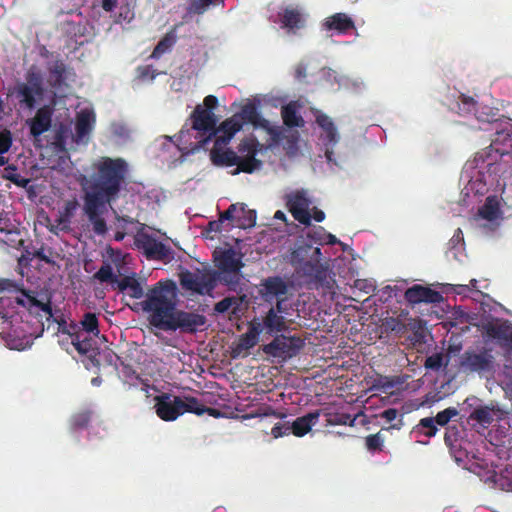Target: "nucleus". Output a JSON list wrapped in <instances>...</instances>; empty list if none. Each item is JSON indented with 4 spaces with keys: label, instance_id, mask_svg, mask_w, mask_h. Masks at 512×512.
Instances as JSON below:
<instances>
[{
    "label": "nucleus",
    "instance_id": "1",
    "mask_svg": "<svg viewBox=\"0 0 512 512\" xmlns=\"http://www.w3.org/2000/svg\"><path fill=\"white\" fill-rule=\"evenodd\" d=\"M116 288L134 299L145 297L141 302L142 310L147 313L149 324L161 331L195 334L207 322L203 314L178 308L179 290L171 279L159 280L145 292L141 281L133 274L121 278Z\"/></svg>",
    "mask_w": 512,
    "mask_h": 512
},
{
    "label": "nucleus",
    "instance_id": "2",
    "mask_svg": "<svg viewBox=\"0 0 512 512\" xmlns=\"http://www.w3.org/2000/svg\"><path fill=\"white\" fill-rule=\"evenodd\" d=\"M92 167L90 191L83 197V212L92 224L94 233L102 236L108 231L102 215L106 205L116 202L126 186L129 167L123 158L110 157H101Z\"/></svg>",
    "mask_w": 512,
    "mask_h": 512
},
{
    "label": "nucleus",
    "instance_id": "3",
    "mask_svg": "<svg viewBox=\"0 0 512 512\" xmlns=\"http://www.w3.org/2000/svg\"><path fill=\"white\" fill-rule=\"evenodd\" d=\"M5 291L12 295L0 297V318L9 324L10 335L18 336L19 331H25L17 325L28 322L27 318L32 314H38L39 310L48 317L53 315L50 302L42 303L30 292L19 289L11 280H0V292Z\"/></svg>",
    "mask_w": 512,
    "mask_h": 512
},
{
    "label": "nucleus",
    "instance_id": "4",
    "mask_svg": "<svg viewBox=\"0 0 512 512\" xmlns=\"http://www.w3.org/2000/svg\"><path fill=\"white\" fill-rule=\"evenodd\" d=\"M509 158L512 159V123L497 124L491 144L475 155V161L490 175L501 176L507 172Z\"/></svg>",
    "mask_w": 512,
    "mask_h": 512
},
{
    "label": "nucleus",
    "instance_id": "5",
    "mask_svg": "<svg viewBox=\"0 0 512 512\" xmlns=\"http://www.w3.org/2000/svg\"><path fill=\"white\" fill-rule=\"evenodd\" d=\"M260 143L255 138H244L237 146L238 153L232 149H222L215 145L211 151V160L216 166L237 168L232 172L237 175L241 172L251 174L256 170L261 169L263 163L257 159L256 156L260 151Z\"/></svg>",
    "mask_w": 512,
    "mask_h": 512
},
{
    "label": "nucleus",
    "instance_id": "6",
    "mask_svg": "<svg viewBox=\"0 0 512 512\" xmlns=\"http://www.w3.org/2000/svg\"><path fill=\"white\" fill-rule=\"evenodd\" d=\"M321 249L306 240L299 242L291 253L290 262L295 272L307 283H321L326 278V268L321 264Z\"/></svg>",
    "mask_w": 512,
    "mask_h": 512
},
{
    "label": "nucleus",
    "instance_id": "7",
    "mask_svg": "<svg viewBox=\"0 0 512 512\" xmlns=\"http://www.w3.org/2000/svg\"><path fill=\"white\" fill-rule=\"evenodd\" d=\"M25 79L26 82H20L14 87L12 95L18 100L21 108L32 110L44 95L43 79L40 72L34 68L28 70Z\"/></svg>",
    "mask_w": 512,
    "mask_h": 512
},
{
    "label": "nucleus",
    "instance_id": "8",
    "mask_svg": "<svg viewBox=\"0 0 512 512\" xmlns=\"http://www.w3.org/2000/svg\"><path fill=\"white\" fill-rule=\"evenodd\" d=\"M217 105L218 99L216 96H206L203 100V105H197L190 116L192 128L203 135L208 134L209 137L216 135L217 118L213 110Z\"/></svg>",
    "mask_w": 512,
    "mask_h": 512
},
{
    "label": "nucleus",
    "instance_id": "9",
    "mask_svg": "<svg viewBox=\"0 0 512 512\" xmlns=\"http://www.w3.org/2000/svg\"><path fill=\"white\" fill-rule=\"evenodd\" d=\"M495 357L492 349L482 348L479 351L467 350L459 362L460 369L465 373H477L479 375L491 373L494 371Z\"/></svg>",
    "mask_w": 512,
    "mask_h": 512
},
{
    "label": "nucleus",
    "instance_id": "10",
    "mask_svg": "<svg viewBox=\"0 0 512 512\" xmlns=\"http://www.w3.org/2000/svg\"><path fill=\"white\" fill-rule=\"evenodd\" d=\"M214 261L217 268L223 273V276L220 278L222 283L227 285L238 284V273L244 266L241 255L233 248H227L221 251H215Z\"/></svg>",
    "mask_w": 512,
    "mask_h": 512
},
{
    "label": "nucleus",
    "instance_id": "11",
    "mask_svg": "<svg viewBox=\"0 0 512 512\" xmlns=\"http://www.w3.org/2000/svg\"><path fill=\"white\" fill-rule=\"evenodd\" d=\"M179 282L185 291L198 295H209L217 285V278L214 272L185 270L179 274Z\"/></svg>",
    "mask_w": 512,
    "mask_h": 512
},
{
    "label": "nucleus",
    "instance_id": "12",
    "mask_svg": "<svg viewBox=\"0 0 512 512\" xmlns=\"http://www.w3.org/2000/svg\"><path fill=\"white\" fill-rule=\"evenodd\" d=\"M134 244L136 248L145 255L148 260L170 261L173 258V250L170 246L158 241L147 233H138Z\"/></svg>",
    "mask_w": 512,
    "mask_h": 512
},
{
    "label": "nucleus",
    "instance_id": "13",
    "mask_svg": "<svg viewBox=\"0 0 512 512\" xmlns=\"http://www.w3.org/2000/svg\"><path fill=\"white\" fill-rule=\"evenodd\" d=\"M311 200L307 191L304 189L295 190L286 195V206L293 218L299 223L309 226L311 224V215L309 207Z\"/></svg>",
    "mask_w": 512,
    "mask_h": 512
},
{
    "label": "nucleus",
    "instance_id": "14",
    "mask_svg": "<svg viewBox=\"0 0 512 512\" xmlns=\"http://www.w3.org/2000/svg\"><path fill=\"white\" fill-rule=\"evenodd\" d=\"M302 346L297 337L276 336L270 343L263 346V352L272 357L287 359L295 356Z\"/></svg>",
    "mask_w": 512,
    "mask_h": 512
},
{
    "label": "nucleus",
    "instance_id": "15",
    "mask_svg": "<svg viewBox=\"0 0 512 512\" xmlns=\"http://www.w3.org/2000/svg\"><path fill=\"white\" fill-rule=\"evenodd\" d=\"M154 407L157 416L167 422L174 421L182 415V411H180V396L163 393L155 397Z\"/></svg>",
    "mask_w": 512,
    "mask_h": 512
},
{
    "label": "nucleus",
    "instance_id": "16",
    "mask_svg": "<svg viewBox=\"0 0 512 512\" xmlns=\"http://www.w3.org/2000/svg\"><path fill=\"white\" fill-rule=\"evenodd\" d=\"M404 298L410 305L420 303L438 304L444 300L440 292L420 284L409 287L404 293Z\"/></svg>",
    "mask_w": 512,
    "mask_h": 512
},
{
    "label": "nucleus",
    "instance_id": "17",
    "mask_svg": "<svg viewBox=\"0 0 512 512\" xmlns=\"http://www.w3.org/2000/svg\"><path fill=\"white\" fill-rule=\"evenodd\" d=\"M53 108L49 105L40 107L35 116L26 121L30 135L38 140L42 134L49 131L52 126Z\"/></svg>",
    "mask_w": 512,
    "mask_h": 512
},
{
    "label": "nucleus",
    "instance_id": "18",
    "mask_svg": "<svg viewBox=\"0 0 512 512\" xmlns=\"http://www.w3.org/2000/svg\"><path fill=\"white\" fill-rule=\"evenodd\" d=\"M243 128V121L234 114L216 127L215 145H227L233 136Z\"/></svg>",
    "mask_w": 512,
    "mask_h": 512
},
{
    "label": "nucleus",
    "instance_id": "19",
    "mask_svg": "<svg viewBox=\"0 0 512 512\" xmlns=\"http://www.w3.org/2000/svg\"><path fill=\"white\" fill-rule=\"evenodd\" d=\"M260 287V294L266 301H272L288 292V285L280 276L263 279Z\"/></svg>",
    "mask_w": 512,
    "mask_h": 512
},
{
    "label": "nucleus",
    "instance_id": "20",
    "mask_svg": "<svg viewBox=\"0 0 512 512\" xmlns=\"http://www.w3.org/2000/svg\"><path fill=\"white\" fill-rule=\"evenodd\" d=\"M78 206L79 203L75 198L66 201L63 208L59 211V216L55 220V225H52L49 228V231L54 234H58V230L69 231L71 219L74 217Z\"/></svg>",
    "mask_w": 512,
    "mask_h": 512
},
{
    "label": "nucleus",
    "instance_id": "21",
    "mask_svg": "<svg viewBox=\"0 0 512 512\" xmlns=\"http://www.w3.org/2000/svg\"><path fill=\"white\" fill-rule=\"evenodd\" d=\"M488 337L498 340L504 346L512 347V325L508 321L488 323L485 326Z\"/></svg>",
    "mask_w": 512,
    "mask_h": 512
},
{
    "label": "nucleus",
    "instance_id": "22",
    "mask_svg": "<svg viewBox=\"0 0 512 512\" xmlns=\"http://www.w3.org/2000/svg\"><path fill=\"white\" fill-rule=\"evenodd\" d=\"M320 416V411L316 410L301 417L296 418L290 424V433H293L297 437H303L306 435L311 428L316 425Z\"/></svg>",
    "mask_w": 512,
    "mask_h": 512
},
{
    "label": "nucleus",
    "instance_id": "23",
    "mask_svg": "<svg viewBox=\"0 0 512 512\" xmlns=\"http://www.w3.org/2000/svg\"><path fill=\"white\" fill-rule=\"evenodd\" d=\"M244 123H250L254 127L268 128L269 121L261 117L258 107L255 103L245 104L241 111L236 114Z\"/></svg>",
    "mask_w": 512,
    "mask_h": 512
},
{
    "label": "nucleus",
    "instance_id": "24",
    "mask_svg": "<svg viewBox=\"0 0 512 512\" xmlns=\"http://www.w3.org/2000/svg\"><path fill=\"white\" fill-rule=\"evenodd\" d=\"M299 108L300 105L296 101H291L288 104L282 106L281 117L286 127H304L305 121L303 117L298 113Z\"/></svg>",
    "mask_w": 512,
    "mask_h": 512
},
{
    "label": "nucleus",
    "instance_id": "25",
    "mask_svg": "<svg viewBox=\"0 0 512 512\" xmlns=\"http://www.w3.org/2000/svg\"><path fill=\"white\" fill-rule=\"evenodd\" d=\"M324 27L327 30H336L339 33H346L354 29L355 26L353 20L345 13H336L325 20Z\"/></svg>",
    "mask_w": 512,
    "mask_h": 512
},
{
    "label": "nucleus",
    "instance_id": "26",
    "mask_svg": "<svg viewBox=\"0 0 512 512\" xmlns=\"http://www.w3.org/2000/svg\"><path fill=\"white\" fill-rule=\"evenodd\" d=\"M263 320L265 330L269 335L282 332L286 329L284 316L279 314L273 307L268 310Z\"/></svg>",
    "mask_w": 512,
    "mask_h": 512
},
{
    "label": "nucleus",
    "instance_id": "27",
    "mask_svg": "<svg viewBox=\"0 0 512 512\" xmlns=\"http://www.w3.org/2000/svg\"><path fill=\"white\" fill-rule=\"evenodd\" d=\"M281 22L283 27L290 30L300 29L304 26V18L299 9L287 7L281 14Z\"/></svg>",
    "mask_w": 512,
    "mask_h": 512
},
{
    "label": "nucleus",
    "instance_id": "28",
    "mask_svg": "<svg viewBox=\"0 0 512 512\" xmlns=\"http://www.w3.org/2000/svg\"><path fill=\"white\" fill-rule=\"evenodd\" d=\"M93 411L91 409H82L72 414L69 420V426L72 431L87 428L91 422Z\"/></svg>",
    "mask_w": 512,
    "mask_h": 512
},
{
    "label": "nucleus",
    "instance_id": "29",
    "mask_svg": "<svg viewBox=\"0 0 512 512\" xmlns=\"http://www.w3.org/2000/svg\"><path fill=\"white\" fill-rule=\"evenodd\" d=\"M438 428L433 417H425L420 419L419 423L413 428L412 434L416 437L425 436L431 438L436 435Z\"/></svg>",
    "mask_w": 512,
    "mask_h": 512
},
{
    "label": "nucleus",
    "instance_id": "30",
    "mask_svg": "<svg viewBox=\"0 0 512 512\" xmlns=\"http://www.w3.org/2000/svg\"><path fill=\"white\" fill-rule=\"evenodd\" d=\"M256 211L246 208L245 204L239 205L238 215L236 216V226L239 228H251L256 224Z\"/></svg>",
    "mask_w": 512,
    "mask_h": 512
},
{
    "label": "nucleus",
    "instance_id": "31",
    "mask_svg": "<svg viewBox=\"0 0 512 512\" xmlns=\"http://www.w3.org/2000/svg\"><path fill=\"white\" fill-rule=\"evenodd\" d=\"M180 411L184 413H193L198 416L205 414L204 405L193 396H180Z\"/></svg>",
    "mask_w": 512,
    "mask_h": 512
},
{
    "label": "nucleus",
    "instance_id": "32",
    "mask_svg": "<svg viewBox=\"0 0 512 512\" xmlns=\"http://www.w3.org/2000/svg\"><path fill=\"white\" fill-rule=\"evenodd\" d=\"M177 41V35H176V27H174L171 31L166 33L164 37L161 38V40L157 43L155 46L152 57L158 58L168 50H170L174 44Z\"/></svg>",
    "mask_w": 512,
    "mask_h": 512
},
{
    "label": "nucleus",
    "instance_id": "33",
    "mask_svg": "<svg viewBox=\"0 0 512 512\" xmlns=\"http://www.w3.org/2000/svg\"><path fill=\"white\" fill-rule=\"evenodd\" d=\"M94 118L93 115L89 112L82 111L76 121V134L79 138H84L87 136L93 127Z\"/></svg>",
    "mask_w": 512,
    "mask_h": 512
},
{
    "label": "nucleus",
    "instance_id": "34",
    "mask_svg": "<svg viewBox=\"0 0 512 512\" xmlns=\"http://www.w3.org/2000/svg\"><path fill=\"white\" fill-rule=\"evenodd\" d=\"M258 343V337L252 334V332H246L239 338L238 343L232 350V357L237 358L243 351H248Z\"/></svg>",
    "mask_w": 512,
    "mask_h": 512
},
{
    "label": "nucleus",
    "instance_id": "35",
    "mask_svg": "<svg viewBox=\"0 0 512 512\" xmlns=\"http://www.w3.org/2000/svg\"><path fill=\"white\" fill-rule=\"evenodd\" d=\"M241 300L242 298L235 296L225 297L214 305V311L216 313L223 314L231 310V313L236 315L239 311Z\"/></svg>",
    "mask_w": 512,
    "mask_h": 512
},
{
    "label": "nucleus",
    "instance_id": "36",
    "mask_svg": "<svg viewBox=\"0 0 512 512\" xmlns=\"http://www.w3.org/2000/svg\"><path fill=\"white\" fill-rule=\"evenodd\" d=\"M500 213L498 202L492 198L488 197L484 203V205L479 209L478 215L488 221H494L498 218Z\"/></svg>",
    "mask_w": 512,
    "mask_h": 512
},
{
    "label": "nucleus",
    "instance_id": "37",
    "mask_svg": "<svg viewBox=\"0 0 512 512\" xmlns=\"http://www.w3.org/2000/svg\"><path fill=\"white\" fill-rule=\"evenodd\" d=\"M497 110L488 106L477 104L476 110L474 111V116L479 122L483 123H494L497 122Z\"/></svg>",
    "mask_w": 512,
    "mask_h": 512
},
{
    "label": "nucleus",
    "instance_id": "38",
    "mask_svg": "<svg viewBox=\"0 0 512 512\" xmlns=\"http://www.w3.org/2000/svg\"><path fill=\"white\" fill-rule=\"evenodd\" d=\"M94 278L102 283H109L113 287H117L120 279L114 274L113 268L109 263L102 265L94 274Z\"/></svg>",
    "mask_w": 512,
    "mask_h": 512
},
{
    "label": "nucleus",
    "instance_id": "39",
    "mask_svg": "<svg viewBox=\"0 0 512 512\" xmlns=\"http://www.w3.org/2000/svg\"><path fill=\"white\" fill-rule=\"evenodd\" d=\"M469 419L481 425H490L494 420L493 411L487 406H481L473 410L469 415Z\"/></svg>",
    "mask_w": 512,
    "mask_h": 512
},
{
    "label": "nucleus",
    "instance_id": "40",
    "mask_svg": "<svg viewBox=\"0 0 512 512\" xmlns=\"http://www.w3.org/2000/svg\"><path fill=\"white\" fill-rule=\"evenodd\" d=\"M448 363V356H444L443 353H434L426 358L424 367L429 370L438 371L442 367H447Z\"/></svg>",
    "mask_w": 512,
    "mask_h": 512
},
{
    "label": "nucleus",
    "instance_id": "41",
    "mask_svg": "<svg viewBox=\"0 0 512 512\" xmlns=\"http://www.w3.org/2000/svg\"><path fill=\"white\" fill-rule=\"evenodd\" d=\"M478 102L473 97L461 94L458 98L457 107L460 115L466 116L474 114Z\"/></svg>",
    "mask_w": 512,
    "mask_h": 512
},
{
    "label": "nucleus",
    "instance_id": "42",
    "mask_svg": "<svg viewBox=\"0 0 512 512\" xmlns=\"http://www.w3.org/2000/svg\"><path fill=\"white\" fill-rule=\"evenodd\" d=\"M81 325L84 331L87 333H91L95 336H98L99 331V321L95 313L87 312L83 315L81 320Z\"/></svg>",
    "mask_w": 512,
    "mask_h": 512
},
{
    "label": "nucleus",
    "instance_id": "43",
    "mask_svg": "<svg viewBox=\"0 0 512 512\" xmlns=\"http://www.w3.org/2000/svg\"><path fill=\"white\" fill-rule=\"evenodd\" d=\"M16 170H17L16 166L8 165L5 168V173L3 175V178L11 181L18 187L26 188L30 182V179L21 176L20 174H18L16 172Z\"/></svg>",
    "mask_w": 512,
    "mask_h": 512
},
{
    "label": "nucleus",
    "instance_id": "44",
    "mask_svg": "<svg viewBox=\"0 0 512 512\" xmlns=\"http://www.w3.org/2000/svg\"><path fill=\"white\" fill-rule=\"evenodd\" d=\"M1 240L11 248H19L21 245H23V239L21 238L20 231L16 226L4 233V238Z\"/></svg>",
    "mask_w": 512,
    "mask_h": 512
},
{
    "label": "nucleus",
    "instance_id": "45",
    "mask_svg": "<svg viewBox=\"0 0 512 512\" xmlns=\"http://www.w3.org/2000/svg\"><path fill=\"white\" fill-rule=\"evenodd\" d=\"M327 424L329 425H349L353 426L356 418H352L348 413L328 414Z\"/></svg>",
    "mask_w": 512,
    "mask_h": 512
},
{
    "label": "nucleus",
    "instance_id": "46",
    "mask_svg": "<svg viewBox=\"0 0 512 512\" xmlns=\"http://www.w3.org/2000/svg\"><path fill=\"white\" fill-rule=\"evenodd\" d=\"M458 415V411L454 407H448L436 414L433 419L435 420L436 426H445L449 423V421Z\"/></svg>",
    "mask_w": 512,
    "mask_h": 512
},
{
    "label": "nucleus",
    "instance_id": "47",
    "mask_svg": "<svg viewBox=\"0 0 512 512\" xmlns=\"http://www.w3.org/2000/svg\"><path fill=\"white\" fill-rule=\"evenodd\" d=\"M326 230L322 226H314L307 233V240H310L309 243L324 245Z\"/></svg>",
    "mask_w": 512,
    "mask_h": 512
},
{
    "label": "nucleus",
    "instance_id": "48",
    "mask_svg": "<svg viewBox=\"0 0 512 512\" xmlns=\"http://www.w3.org/2000/svg\"><path fill=\"white\" fill-rule=\"evenodd\" d=\"M71 343L80 354H87L92 347L91 340L87 338L81 340L79 334L71 336Z\"/></svg>",
    "mask_w": 512,
    "mask_h": 512
},
{
    "label": "nucleus",
    "instance_id": "49",
    "mask_svg": "<svg viewBox=\"0 0 512 512\" xmlns=\"http://www.w3.org/2000/svg\"><path fill=\"white\" fill-rule=\"evenodd\" d=\"M384 439L380 433L371 434L366 437V447L369 451L382 450Z\"/></svg>",
    "mask_w": 512,
    "mask_h": 512
},
{
    "label": "nucleus",
    "instance_id": "50",
    "mask_svg": "<svg viewBox=\"0 0 512 512\" xmlns=\"http://www.w3.org/2000/svg\"><path fill=\"white\" fill-rule=\"evenodd\" d=\"M12 145V135L9 130L0 132V155L7 153Z\"/></svg>",
    "mask_w": 512,
    "mask_h": 512
},
{
    "label": "nucleus",
    "instance_id": "51",
    "mask_svg": "<svg viewBox=\"0 0 512 512\" xmlns=\"http://www.w3.org/2000/svg\"><path fill=\"white\" fill-rule=\"evenodd\" d=\"M240 204H231L227 210L220 214L219 220L222 221V224L225 220L233 221L236 223V216L238 215Z\"/></svg>",
    "mask_w": 512,
    "mask_h": 512
},
{
    "label": "nucleus",
    "instance_id": "52",
    "mask_svg": "<svg viewBox=\"0 0 512 512\" xmlns=\"http://www.w3.org/2000/svg\"><path fill=\"white\" fill-rule=\"evenodd\" d=\"M210 4L205 0H191L189 5V12L197 15L203 14Z\"/></svg>",
    "mask_w": 512,
    "mask_h": 512
},
{
    "label": "nucleus",
    "instance_id": "53",
    "mask_svg": "<svg viewBox=\"0 0 512 512\" xmlns=\"http://www.w3.org/2000/svg\"><path fill=\"white\" fill-rule=\"evenodd\" d=\"M458 437H459L458 428L456 426L448 427L446 429V432L444 435L445 444L448 447H451V448L454 447L455 443L458 441Z\"/></svg>",
    "mask_w": 512,
    "mask_h": 512
},
{
    "label": "nucleus",
    "instance_id": "54",
    "mask_svg": "<svg viewBox=\"0 0 512 512\" xmlns=\"http://www.w3.org/2000/svg\"><path fill=\"white\" fill-rule=\"evenodd\" d=\"M289 434H290V424L289 423H284V424L277 423L271 429V435L274 438H279V437L289 435Z\"/></svg>",
    "mask_w": 512,
    "mask_h": 512
},
{
    "label": "nucleus",
    "instance_id": "55",
    "mask_svg": "<svg viewBox=\"0 0 512 512\" xmlns=\"http://www.w3.org/2000/svg\"><path fill=\"white\" fill-rule=\"evenodd\" d=\"M316 123L323 129L326 130L327 128H331V126L334 124L332 119L327 116L326 114L316 110Z\"/></svg>",
    "mask_w": 512,
    "mask_h": 512
},
{
    "label": "nucleus",
    "instance_id": "56",
    "mask_svg": "<svg viewBox=\"0 0 512 512\" xmlns=\"http://www.w3.org/2000/svg\"><path fill=\"white\" fill-rule=\"evenodd\" d=\"M138 77L141 79H154L156 77L155 70L151 65L139 66L137 68Z\"/></svg>",
    "mask_w": 512,
    "mask_h": 512
},
{
    "label": "nucleus",
    "instance_id": "57",
    "mask_svg": "<svg viewBox=\"0 0 512 512\" xmlns=\"http://www.w3.org/2000/svg\"><path fill=\"white\" fill-rule=\"evenodd\" d=\"M265 330V327H264V320L263 321H260L258 319H253L250 324H249V327H248V332H252V334H254L255 336H259V334L261 332H263Z\"/></svg>",
    "mask_w": 512,
    "mask_h": 512
},
{
    "label": "nucleus",
    "instance_id": "58",
    "mask_svg": "<svg viewBox=\"0 0 512 512\" xmlns=\"http://www.w3.org/2000/svg\"><path fill=\"white\" fill-rule=\"evenodd\" d=\"M326 134V138L328 140L329 143H336L338 142L339 140V136H338V133H337V129L335 127V125L333 124L331 126V128H327L326 130H323Z\"/></svg>",
    "mask_w": 512,
    "mask_h": 512
},
{
    "label": "nucleus",
    "instance_id": "59",
    "mask_svg": "<svg viewBox=\"0 0 512 512\" xmlns=\"http://www.w3.org/2000/svg\"><path fill=\"white\" fill-rule=\"evenodd\" d=\"M14 227L15 225L10 221V219L7 216V213H4L1 217L0 232L4 234Z\"/></svg>",
    "mask_w": 512,
    "mask_h": 512
},
{
    "label": "nucleus",
    "instance_id": "60",
    "mask_svg": "<svg viewBox=\"0 0 512 512\" xmlns=\"http://www.w3.org/2000/svg\"><path fill=\"white\" fill-rule=\"evenodd\" d=\"M398 416V411L395 408H388L381 413V418L385 419L386 422L394 421Z\"/></svg>",
    "mask_w": 512,
    "mask_h": 512
},
{
    "label": "nucleus",
    "instance_id": "61",
    "mask_svg": "<svg viewBox=\"0 0 512 512\" xmlns=\"http://www.w3.org/2000/svg\"><path fill=\"white\" fill-rule=\"evenodd\" d=\"M207 230L209 232H215V233L221 232L223 230L222 221H220L219 219L218 220H214V221H210L208 223Z\"/></svg>",
    "mask_w": 512,
    "mask_h": 512
},
{
    "label": "nucleus",
    "instance_id": "62",
    "mask_svg": "<svg viewBox=\"0 0 512 512\" xmlns=\"http://www.w3.org/2000/svg\"><path fill=\"white\" fill-rule=\"evenodd\" d=\"M117 6V0H102L101 7L106 12H112Z\"/></svg>",
    "mask_w": 512,
    "mask_h": 512
},
{
    "label": "nucleus",
    "instance_id": "63",
    "mask_svg": "<svg viewBox=\"0 0 512 512\" xmlns=\"http://www.w3.org/2000/svg\"><path fill=\"white\" fill-rule=\"evenodd\" d=\"M324 244H328V245H335V244L343 245V243L341 241H339L336 238L335 235H333V234H331L329 232H326Z\"/></svg>",
    "mask_w": 512,
    "mask_h": 512
},
{
    "label": "nucleus",
    "instance_id": "64",
    "mask_svg": "<svg viewBox=\"0 0 512 512\" xmlns=\"http://www.w3.org/2000/svg\"><path fill=\"white\" fill-rule=\"evenodd\" d=\"M204 410H205V413H207L208 415H210L214 418H218L222 415L221 411L216 408L204 406Z\"/></svg>",
    "mask_w": 512,
    "mask_h": 512
}]
</instances>
